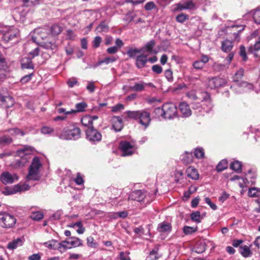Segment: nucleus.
<instances>
[{
    "label": "nucleus",
    "instance_id": "obj_1",
    "mask_svg": "<svg viewBox=\"0 0 260 260\" xmlns=\"http://www.w3.org/2000/svg\"><path fill=\"white\" fill-rule=\"evenodd\" d=\"M124 114L127 118L137 121L146 129L150 124V114L146 109L137 111H126Z\"/></svg>",
    "mask_w": 260,
    "mask_h": 260
},
{
    "label": "nucleus",
    "instance_id": "obj_2",
    "mask_svg": "<svg viewBox=\"0 0 260 260\" xmlns=\"http://www.w3.org/2000/svg\"><path fill=\"white\" fill-rule=\"evenodd\" d=\"M154 112L164 119H171L176 116L177 110L174 104L169 103L164 104L162 108H156Z\"/></svg>",
    "mask_w": 260,
    "mask_h": 260
},
{
    "label": "nucleus",
    "instance_id": "obj_3",
    "mask_svg": "<svg viewBox=\"0 0 260 260\" xmlns=\"http://www.w3.org/2000/svg\"><path fill=\"white\" fill-rule=\"evenodd\" d=\"M41 166L40 158L35 157L29 167L28 174L26 176V179L28 180H37L39 179V170Z\"/></svg>",
    "mask_w": 260,
    "mask_h": 260
},
{
    "label": "nucleus",
    "instance_id": "obj_4",
    "mask_svg": "<svg viewBox=\"0 0 260 260\" xmlns=\"http://www.w3.org/2000/svg\"><path fill=\"white\" fill-rule=\"evenodd\" d=\"M16 219L12 214L5 212H0V225L4 228H10L16 223Z\"/></svg>",
    "mask_w": 260,
    "mask_h": 260
},
{
    "label": "nucleus",
    "instance_id": "obj_5",
    "mask_svg": "<svg viewBox=\"0 0 260 260\" xmlns=\"http://www.w3.org/2000/svg\"><path fill=\"white\" fill-rule=\"evenodd\" d=\"M81 131L78 127L71 129L64 128L59 135V138L63 140H76L80 138Z\"/></svg>",
    "mask_w": 260,
    "mask_h": 260
},
{
    "label": "nucleus",
    "instance_id": "obj_6",
    "mask_svg": "<svg viewBox=\"0 0 260 260\" xmlns=\"http://www.w3.org/2000/svg\"><path fill=\"white\" fill-rule=\"evenodd\" d=\"M196 9V5L193 0H183L172 6V11L174 12L184 10H193Z\"/></svg>",
    "mask_w": 260,
    "mask_h": 260
},
{
    "label": "nucleus",
    "instance_id": "obj_7",
    "mask_svg": "<svg viewBox=\"0 0 260 260\" xmlns=\"http://www.w3.org/2000/svg\"><path fill=\"white\" fill-rule=\"evenodd\" d=\"M2 39L6 42H8L16 38L19 34L18 30L14 27H5L1 30Z\"/></svg>",
    "mask_w": 260,
    "mask_h": 260
},
{
    "label": "nucleus",
    "instance_id": "obj_8",
    "mask_svg": "<svg viewBox=\"0 0 260 260\" xmlns=\"http://www.w3.org/2000/svg\"><path fill=\"white\" fill-rule=\"evenodd\" d=\"M29 189V186L27 184H18L12 187H6L3 191V193L5 195H10L16 193L17 192L28 190Z\"/></svg>",
    "mask_w": 260,
    "mask_h": 260
},
{
    "label": "nucleus",
    "instance_id": "obj_9",
    "mask_svg": "<svg viewBox=\"0 0 260 260\" xmlns=\"http://www.w3.org/2000/svg\"><path fill=\"white\" fill-rule=\"evenodd\" d=\"M120 147L122 152V156H125L133 154L136 148L134 143L127 141H122L120 143Z\"/></svg>",
    "mask_w": 260,
    "mask_h": 260
},
{
    "label": "nucleus",
    "instance_id": "obj_10",
    "mask_svg": "<svg viewBox=\"0 0 260 260\" xmlns=\"http://www.w3.org/2000/svg\"><path fill=\"white\" fill-rule=\"evenodd\" d=\"M87 139L92 143H95L101 140L102 135L93 126L88 128L86 131Z\"/></svg>",
    "mask_w": 260,
    "mask_h": 260
},
{
    "label": "nucleus",
    "instance_id": "obj_11",
    "mask_svg": "<svg viewBox=\"0 0 260 260\" xmlns=\"http://www.w3.org/2000/svg\"><path fill=\"white\" fill-rule=\"evenodd\" d=\"M226 84L224 79L218 77L208 78L207 86L210 89H216L224 86Z\"/></svg>",
    "mask_w": 260,
    "mask_h": 260
},
{
    "label": "nucleus",
    "instance_id": "obj_12",
    "mask_svg": "<svg viewBox=\"0 0 260 260\" xmlns=\"http://www.w3.org/2000/svg\"><path fill=\"white\" fill-rule=\"evenodd\" d=\"M19 177L16 174H11L9 172H4L0 176V180L4 184H12L18 181Z\"/></svg>",
    "mask_w": 260,
    "mask_h": 260
},
{
    "label": "nucleus",
    "instance_id": "obj_13",
    "mask_svg": "<svg viewBox=\"0 0 260 260\" xmlns=\"http://www.w3.org/2000/svg\"><path fill=\"white\" fill-rule=\"evenodd\" d=\"M146 192L143 190H137L133 191L129 196L128 200L136 201L137 202H145Z\"/></svg>",
    "mask_w": 260,
    "mask_h": 260
},
{
    "label": "nucleus",
    "instance_id": "obj_14",
    "mask_svg": "<svg viewBox=\"0 0 260 260\" xmlns=\"http://www.w3.org/2000/svg\"><path fill=\"white\" fill-rule=\"evenodd\" d=\"M205 96L202 101V107L206 112H209L212 108L210 95L208 93H205Z\"/></svg>",
    "mask_w": 260,
    "mask_h": 260
},
{
    "label": "nucleus",
    "instance_id": "obj_15",
    "mask_svg": "<svg viewBox=\"0 0 260 260\" xmlns=\"http://www.w3.org/2000/svg\"><path fill=\"white\" fill-rule=\"evenodd\" d=\"M35 149L28 145H25L22 148L18 149L16 153L19 157H26V156L30 155L34 153Z\"/></svg>",
    "mask_w": 260,
    "mask_h": 260
},
{
    "label": "nucleus",
    "instance_id": "obj_16",
    "mask_svg": "<svg viewBox=\"0 0 260 260\" xmlns=\"http://www.w3.org/2000/svg\"><path fill=\"white\" fill-rule=\"evenodd\" d=\"M112 127L116 132L120 131L123 126V121L122 119L119 116H113L111 119Z\"/></svg>",
    "mask_w": 260,
    "mask_h": 260
},
{
    "label": "nucleus",
    "instance_id": "obj_17",
    "mask_svg": "<svg viewBox=\"0 0 260 260\" xmlns=\"http://www.w3.org/2000/svg\"><path fill=\"white\" fill-rule=\"evenodd\" d=\"M151 83H146L142 81L136 82L134 85L129 86V89L132 91L141 92L145 89V87L147 85H150Z\"/></svg>",
    "mask_w": 260,
    "mask_h": 260
},
{
    "label": "nucleus",
    "instance_id": "obj_18",
    "mask_svg": "<svg viewBox=\"0 0 260 260\" xmlns=\"http://www.w3.org/2000/svg\"><path fill=\"white\" fill-rule=\"evenodd\" d=\"M155 45V41L154 40H150V41L147 42L143 47L141 48L142 52H147L150 54H156L157 51L153 50Z\"/></svg>",
    "mask_w": 260,
    "mask_h": 260
},
{
    "label": "nucleus",
    "instance_id": "obj_19",
    "mask_svg": "<svg viewBox=\"0 0 260 260\" xmlns=\"http://www.w3.org/2000/svg\"><path fill=\"white\" fill-rule=\"evenodd\" d=\"M20 158L18 159H16L14 161L12 166L14 169H19L25 165L28 161V158L27 157H20Z\"/></svg>",
    "mask_w": 260,
    "mask_h": 260
},
{
    "label": "nucleus",
    "instance_id": "obj_20",
    "mask_svg": "<svg viewBox=\"0 0 260 260\" xmlns=\"http://www.w3.org/2000/svg\"><path fill=\"white\" fill-rule=\"evenodd\" d=\"M179 110L184 117H188L191 114V110L186 103L182 102L180 104Z\"/></svg>",
    "mask_w": 260,
    "mask_h": 260
},
{
    "label": "nucleus",
    "instance_id": "obj_21",
    "mask_svg": "<svg viewBox=\"0 0 260 260\" xmlns=\"http://www.w3.org/2000/svg\"><path fill=\"white\" fill-rule=\"evenodd\" d=\"M87 105L84 102L77 103L75 105L76 109L69 111L68 113L74 114L77 112H83L85 111V108L87 107Z\"/></svg>",
    "mask_w": 260,
    "mask_h": 260
},
{
    "label": "nucleus",
    "instance_id": "obj_22",
    "mask_svg": "<svg viewBox=\"0 0 260 260\" xmlns=\"http://www.w3.org/2000/svg\"><path fill=\"white\" fill-rule=\"evenodd\" d=\"M136 64L138 68L141 69L145 67L147 62V56L144 54L137 56Z\"/></svg>",
    "mask_w": 260,
    "mask_h": 260
},
{
    "label": "nucleus",
    "instance_id": "obj_23",
    "mask_svg": "<svg viewBox=\"0 0 260 260\" xmlns=\"http://www.w3.org/2000/svg\"><path fill=\"white\" fill-rule=\"evenodd\" d=\"M237 85L238 87L241 88L240 91L247 92L253 89V85L245 81L238 83H237Z\"/></svg>",
    "mask_w": 260,
    "mask_h": 260
},
{
    "label": "nucleus",
    "instance_id": "obj_24",
    "mask_svg": "<svg viewBox=\"0 0 260 260\" xmlns=\"http://www.w3.org/2000/svg\"><path fill=\"white\" fill-rule=\"evenodd\" d=\"M187 176L193 180H197L199 178V175L198 171L192 167H188L186 170Z\"/></svg>",
    "mask_w": 260,
    "mask_h": 260
},
{
    "label": "nucleus",
    "instance_id": "obj_25",
    "mask_svg": "<svg viewBox=\"0 0 260 260\" xmlns=\"http://www.w3.org/2000/svg\"><path fill=\"white\" fill-rule=\"evenodd\" d=\"M240 253L244 257H250L252 255V252L250 246L247 245L241 246L239 248Z\"/></svg>",
    "mask_w": 260,
    "mask_h": 260
},
{
    "label": "nucleus",
    "instance_id": "obj_26",
    "mask_svg": "<svg viewBox=\"0 0 260 260\" xmlns=\"http://www.w3.org/2000/svg\"><path fill=\"white\" fill-rule=\"evenodd\" d=\"M233 47V42L225 40L222 42L221 44V50L224 52H230Z\"/></svg>",
    "mask_w": 260,
    "mask_h": 260
},
{
    "label": "nucleus",
    "instance_id": "obj_27",
    "mask_svg": "<svg viewBox=\"0 0 260 260\" xmlns=\"http://www.w3.org/2000/svg\"><path fill=\"white\" fill-rule=\"evenodd\" d=\"M44 245L50 250H58L59 246V242L55 240H51L46 242L44 243Z\"/></svg>",
    "mask_w": 260,
    "mask_h": 260
},
{
    "label": "nucleus",
    "instance_id": "obj_28",
    "mask_svg": "<svg viewBox=\"0 0 260 260\" xmlns=\"http://www.w3.org/2000/svg\"><path fill=\"white\" fill-rule=\"evenodd\" d=\"M171 230V225L167 222L160 223L157 226V231L159 232H170Z\"/></svg>",
    "mask_w": 260,
    "mask_h": 260
},
{
    "label": "nucleus",
    "instance_id": "obj_29",
    "mask_svg": "<svg viewBox=\"0 0 260 260\" xmlns=\"http://www.w3.org/2000/svg\"><path fill=\"white\" fill-rule=\"evenodd\" d=\"M255 175L251 171H249L246 174L245 180H243L245 183L254 184L255 182Z\"/></svg>",
    "mask_w": 260,
    "mask_h": 260
},
{
    "label": "nucleus",
    "instance_id": "obj_30",
    "mask_svg": "<svg viewBox=\"0 0 260 260\" xmlns=\"http://www.w3.org/2000/svg\"><path fill=\"white\" fill-rule=\"evenodd\" d=\"M21 67L23 69H33L34 66L31 60L28 57H24L21 60Z\"/></svg>",
    "mask_w": 260,
    "mask_h": 260
},
{
    "label": "nucleus",
    "instance_id": "obj_31",
    "mask_svg": "<svg viewBox=\"0 0 260 260\" xmlns=\"http://www.w3.org/2000/svg\"><path fill=\"white\" fill-rule=\"evenodd\" d=\"M22 244V241L20 238H18L12 241V242H9L8 244L7 247L9 249L13 250L18 247L21 246Z\"/></svg>",
    "mask_w": 260,
    "mask_h": 260
},
{
    "label": "nucleus",
    "instance_id": "obj_32",
    "mask_svg": "<svg viewBox=\"0 0 260 260\" xmlns=\"http://www.w3.org/2000/svg\"><path fill=\"white\" fill-rule=\"evenodd\" d=\"M69 240L62 241L59 243L58 251L61 253L64 252L68 249L71 248Z\"/></svg>",
    "mask_w": 260,
    "mask_h": 260
},
{
    "label": "nucleus",
    "instance_id": "obj_33",
    "mask_svg": "<svg viewBox=\"0 0 260 260\" xmlns=\"http://www.w3.org/2000/svg\"><path fill=\"white\" fill-rule=\"evenodd\" d=\"M244 25H232L230 26H228V28H239V29H238L237 32H235L234 33V35L235 36V40L238 42H239L240 41V38H239V32L241 31H242L243 30H244Z\"/></svg>",
    "mask_w": 260,
    "mask_h": 260
},
{
    "label": "nucleus",
    "instance_id": "obj_34",
    "mask_svg": "<svg viewBox=\"0 0 260 260\" xmlns=\"http://www.w3.org/2000/svg\"><path fill=\"white\" fill-rule=\"evenodd\" d=\"M117 58L114 56L108 57L104 58L103 60L98 61L95 64V67H99L103 63L108 64L110 63L115 62L117 60Z\"/></svg>",
    "mask_w": 260,
    "mask_h": 260
},
{
    "label": "nucleus",
    "instance_id": "obj_35",
    "mask_svg": "<svg viewBox=\"0 0 260 260\" xmlns=\"http://www.w3.org/2000/svg\"><path fill=\"white\" fill-rule=\"evenodd\" d=\"M81 122L83 125L88 127V128L92 126V118L89 115L83 116L81 118Z\"/></svg>",
    "mask_w": 260,
    "mask_h": 260
},
{
    "label": "nucleus",
    "instance_id": "obj_36",
    "mask_svg": "<svg viewBox=\"0 0 260 260\" xmlns=\"http://www.w3.org/2000/svg\"><path fill=\"white\" fill-rule=\"evenodd\" d=\"M41 46L48 50H51L53 52L55 51L56 50L57 46L54 43H52L51 42H46L43 43Z\"/></svg>",
    "mask_w": 260,
    "mask_h": 260
},
{
    "label": "nucleus",
    "instance_id": "obj_37",
    "mask_svg": "<svg viewBox=\"0 0 260 260\" xmlns=\"http://www.w3.org/2000/svg\"><path fill=\"white\" fill-rule=\"evenodd\" d=\"M71 247H76L82 245V241L79 238L72 237L69 239Z\"/></svg>",
    "mask_w": 260,
    "mask_h": 260
},
{
    "label": "nucleus",
    "instance_id": "obj_38",
    "mask_svg": "<svg viewBox=\"0 0 260 260\" xmlns=\"http://www.w3.org/2000/svg\"><path fill=\"white\" fill-rule=\"evenodd\" d=\"M1 101L4 103V105L8 108L12 106L14 104L13 99L9 96L3 97Z\"/></svg>",
    "mask_w": 260,
    "mask_h": 260
},
{
    "label": "nucleus",
    "instance_id": "obj_39",
    "mask_svg": "<svg viewBox=\"0 0 260 260\" xmlns=\"http://www.w3.org/2000/svg\"><path fill=\"white\" fill-rule=\"evenodd\" d=\"M228 167V161L226 159L221 160L216 166L217 172H221L226 169Z\"/></svg>",
    "mask_w": 260,
    "mask_h": 260
},
{
    "label": "nucleus",
    "instance_id": "obj_40",
    "mask_svg": "<svg viewBox=\"0 0 260 260\" xmlns=\"http://www.w3.org/2000/svg\"><path fill=\"white\" fill-rule=\"evenodd\" d=\"M242 164L240 161L235 160L232 162L230 165V168L236 172H239L241 170Z\"/></svg>",
    "mask_w": 260,
    "mask_h": 260
},
{
    "label": "nucleus",
    "instance_id": "obj_41",
    "mask_svg": "<svg viewBox=\"0 0 260 260\" xmlns=\"http://www.w3.org/2000/svg\"><path fill=\"white\" fill-rule=\"evenodd\" d=\"M62 31V28L58 25L54 24L50 28V32L51 35L53 36L58 35Z\"/></svg>",
    "mask_w": 260,
    "mask_h": 260
},
{
    "label": "nucleus",
    "instance_id": "obj_42",
    "mask_svg": "<svg viewBox=\"0 0 260 260\" xmlns=\"http://www.w3.org/2000/svg\"><path fill=\"white\" fill-rule=\"evenodd\" d=\"M160 257L158 253V249L157 248L153 249L149 253L148 257L150 260H157Z\"/></svg>",
    "mask_w": 260,
    "mask_h": 260
},
{
    "label": "nucleus",
    "instance_id": "obj_43",
    "mask_svg": "<svg viewBox=\"0 0 260 260\" xmlns=\"http://www.w3.org/2000/svg\"><path fill=\"white\" fill-rule=\"evenodd\" d=\"M248 196L251 197H255L260 195V188L252 187L248 190Z\"/></svg>",
    "mask_w": 260,
    "mask_h": 260
},
{
    "label": "nucleus",
    "instance_id": "obj_44",
    "mask_svg": "<svg viewBox=\"0 0 260 260\" xmlns=\"http://www.w3.org/2000/svg\"><path fill=\"white\" fill-rule=\"evenodd\" d=\"M194 154V156L198 159L203 158L205 155L204 150L201 147H198L195 149Z\"/></svg>",
    "mask_w": 260,
    "mask_h": 260
},
{
    "label": "nucleus",
    "instance_id": "obj_45",
    "mask_svg": "<svg viewBox=\"0 0 260 260\" xmlns=\"http://www.w3.org/2000/svg\"><path fill=\"white\" fill-rule=\"evenodd\" d=\"M142 52L141 49L130 48L127 52V55L130 57H135L138 53Z\"/></svg>",
    "mask_w": 260,
    "mask_h": 260
},
{
    "label": "nucleus",
    "instance_id": "obj_46",
    "mask_svg": "<svg viewBox=\"0 0 260 260\" xmlns=\"http://www.w3.org/2000/svg\"><path fill=\"white\" fill-rule=\"evenodd\" d=\"M8 132L10 133L11 135L15 137L18 136L19 135L20 136H23L25 134L22 131L16 128L10 129H9Z\"/></svg>",
    "mask_w": 260,
    "mask_h": 260
},
{
    "label": "nucleus",
    "instance_id": "obj_47",
    "mask_svg": "<svg viewBox=\"0 0 260 260\" xmlns=\"http://www.w3.org/2000/svg\"><path fill=\"white\" fill-rule=\"evenodd\" d=\"M108 29V26L104 22H102L97 26L96 30L98 32H107Z\"/></svg>",
    "mask_w": 260,
    "mask_h": 260
},
{
    "label": "nucleus",
    "instance_id": "obj_48",
    "mask_svg": "<svg viewBox=\"0 0 260 260\" xmlns=\"http://www.w3.org/2000/svg\"><path fill=\"white\" fill-rule=\"evenodd\" d=\"M182 161L186 164H189L192 161V154L191 153L186 152L182 158Z\"/></svg>",
    "mask_w": 260,
    "mask_h": 260
},
{
    "label": "nucleus",
    "instance_id": "obj_49",
    "mask_svg": "<svg viewBox=\"0 0 260 260\" xmlns=\"http://www.w3.org/2000/svg\"><path fill=\"white\" fill-rule=\"evenodd\" d=\"M35 32H36L38 35L39 37L42 39H44L47 38L48 36V30L46 29H37L36 30Z\"/></svg>",
    "mask_w": 260,
    "mask_h": 260
},
{
    "label": "nucleus",
    "instance_id": "obj_50",
    "mask_svg": "<svg viewBox=\"0 0 260 260\" xmlns=\"http://www.w3.org/2000/svg\"><path fill=\"white\" fill-rule=\"evenodd\" d=\"M41 132L44 135H51L54 132V128L48 126H44L41 129Z\"/></svg>",
    "mask_w": 260,
    "mask_h": 260
},
{
    "label": "nucleus",
    "instance_id": "obj_51",
    "mask_svg": "<svg viewBox=\"0 0 260 260\" xmlns=\"http://www.w3.org/2000/svg\"><path fill=\"white\" fill-rule=\"evenodd\" d=\"M206 250V246L203 243H198L195 247L194 250L196 253H202Z\"/></svg>",
    "mask_w": 260,
    "mask_h": 260
},
{
    "label": "nucleus",
    "instance_id": "obj_52",
    "mask_svg": "<svg viewBox=\"0 0 260 260\" xmlns=\"http://www.w3.org/2000/svg\"><path fill=\"white\" fill-rule=\"evenodd\" d=\"M31 218L35 220H40L43 218V214L42 212H34L31 214Z\"/></svg>",
    "mask_w": 260,
    "mask_h": 260
},
{
    "label": "nucleus",
    "instance_id": "obj_53",
    "mask_svg": "<svg viewBox=\"0 0 260 260\" xmlns=\"http://www.w3.org/2000/svg\"><path fill=\"white\" fill-rule=\"evenodd\" d=\"M244 74V70L242 69H240L235 74L233 77L234 81L237 82H238L240 79H241Z\"/></svg>",
    "mask_w": 260,
    "mask_h": 260
},
{
    "label": "nucleus",
    "instance_id": "obj_54",
    "mask_svg": "<svg viewBox=\"0 0 260 260\" xmlns=\"http://www.w3.org/2000/svg\"><path fill=\"white\" fill-rule=\"evenodd\" d=\"M190 218L192 220L197 222V223L201 222V214L198 211L193 212L190 215Z\"/></svg>",
    "mask_w": 260,
    "mask_h": 260
},
{
    "label": "nucleus",
    "instance_id": "obj_55",
    "mask_svg": "<svg viewBox=\"0 0 260 260\" xmlns=\"http://www.w3.org/2000/svg\"><path fill=\"white\" fill-rule=\"evenodd\" d=\"M12 139L6 136H4L0 138V144L1 145H7L11 143Z\"/></svg>",
    "mask_w": 260,
    "mask_h": 260
},
{
    "label": "nucleus",
    "instance_id": "obj_56",
    "mask_svg": "<svg viewBox=\"0 0 260 260\" xmlns=\"http://www.w3.org/2000/svg\"><path fill=\"white\" fill-rule=\"evenodd\" d=\"M253 18L256 23L260 24V7L255 10Z\"/></svg>",
    "mask_w": 260,
    "mask_h": 260
},
{
    "label": "nucleus",
    "instance_id": "obj_57",
    "mask_svg": "<svg viewBox=\"0 0 260 260\" xmlns=\"http://www.w3.org/2000/svg\"><path fill=\"white\" fill-rule=\"evenodd\" d=\"M188 19V16L184 13L177 15L176 17V21L180 23H183Z\"/></svg>",
    "mask_w": 260,
    "mask_h": 260
},
{
    "label": "nucleus",
    "instance_id": "obj_58",
    "mask_svg": "<svg viewBox=\"0 0 260 260\" xmlns=\"http://www.w3.org/2000/svg\"><path fill=\"white\" fill-rule=\"evenodd\" d=\"M67 84L70 87H73L75 85H79V82L77 81V78L72 77L69 78L67 81Z\"/></svg>",
    "mask_w": 260,
    "mask_h": 260
},
{
    "label": "nucleus",
    "instance_id": "obj_59",
    "mask_svg": "<svg viewBox=\"0 0 260 260\" xmlns=\"http://www.w3.org/2000/svg\"><path fill=\"white\" fill-rule=\"evenodd\" d=\"M8 70V66L5 61V59L0 56V71H7Z\"/></svg>",
    "mask_w": 260,
    "mask_h": 260
},
{
    "label": "nucleus",
    "instance_id": "obj_60",
    "mask_svg": "<svg viewBox=\"0 0 260 260\" xmlns=\"http://www.w3.org/2000/svg\"><path fill=\"white\" fill-rule=\"evenodd\" d=\"M87 244L89 247L95 248L97 246V244L94 242L92 237H89L87 238Z\"/></svg>",
    "mask_w": 260,
    "mask_h": 260
},
{
    "label": "nucleus",
    "instance_id": "obj_61",
    "mask_svg": "<svg viewBox=\"0 0 260 260\" xmlns=\"http://www.w3.org/2000/svg\"><path fill=\"white\" fill-rule=\"evenodd\" d=\"M102 42V38L100 36H96L93 41V47L95 48H98Z\"/></svg>",
    "mask_w": 260,
    "mask_h": 260
},
{
    "label": "nucleus",
    "instance_id": "obj_62",
    "mask_svg": "<svg viewBox=\"0 0 260 260\" xmlns=\"http://www.w3.org/2000/svg\"><path fill=\"white\" fill-rule=\"evenodd\" d=\"M250 49L251 51H258L260 50V36L258 38L254 45L250 47Z\"/></svg>",
    "mask_w": 260,
    "mask_h": 260
},
{
    "label": "nucleus",
    "instance_id": "obj_63",
    "mask_svg": "<svg viewBox=\"0 0 260 260\" xmlns=\"http://www.w3.org/2000/svg\"><path fill=\"white\" fill-rule=\"evenodd\" d=\"M129 252L128 251L126 252H120L119 254V257L121 260H131L129 256Z\"/></svg>",
    "mask_w": 260,
    "mask_h": 260
},
{
    "label": "nucleus",
    "instance_id": "obj_64",
    "mask_svg": "<svg viewBox=\"0 0 260 260\" xmlns=\"http://www.w3.org/2000/svg\"><path fill=\"white\" fill-rule=\"evenodd\" d=\"M152 71L157 74H159L162 73V68L159 65L155 64L152 67Z\"/></svg>",
    "mask_w": 260,
    "mask_h": 260
}]
</instances>
